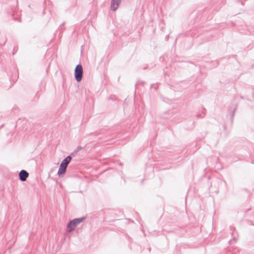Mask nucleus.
<instances>
[{
  "instance_id": "nucleus-11",
  "label": "nucleus",
  "mask_w": 254,
  "mask_h": 254,
  "mask_svg": "<svg viewBox=\"0 0 254 254\" xmlns=\"http://www.w3.org/2000/svg\"><path fill=\"white\" fill-rule=\"evenodd\" d=\"M64 25V23H63V24H62L60 25L61 29L59 30L60 31H61V29H62V26L63 25Z\"/></svg>"
},
{
  "instance_id": "nucleus-5",
  "label": "nucleus",
  "mask_w": 254,
  "mask_h": 254,
  "mask_svg": "<svg viewBox=\"0 0 254 254\" xmlns=\"http://www.w3.org/2000/svg\"><path fill=\"white\" fill-rule=\"evenodd\" d=\"M29 176V173L25 170H21L19 173V179L22 182L25 181Z\"/></svg>"
},
{
  "instance_id": "nucleus-10",
  "label": "nucleus",
  "mask_w": 254,
  "mask_h": 254,
  "mask_svg": "<svg viewBox=\"0 0 254 254\" xmlns=\"http://www.w3.org/2000/svg\"><path fill=\"white\" fill-rule=\"evenodd\" d=\"M74 153H75V152H74V151L73 152H72L69 156H71V158L72 157H74Z\"/></svg>"
},
{
  "instance_id": "nucleus-6",
  "label": "nucleus",
  "mask_w": 254,
  "mask_h": 254,
  "mask_svg": "<svg viewBox=\"0 0 254 254\" xmlns=\"http://www.w3.org/2000/svg\"><path fill=\"white\" fill-rule=\"evenodd\" d=\"M204 116L205 114L203 112V111H202L201 113L197 114L196 117L198 119H201L203 118L204 117Z\"/></svg>"
},
{
  "instance_id": "nucleus-8",
  "label": "nucleus",
  "mask_w": 254,
  "mask_h": 254,
  "mask_svg": "<svg viewBox=\"0 0 254 254\" xmlns=\"http://www.w3.org/2000/svg\"><path fill=\"white\" fill-rule=\"evenodd\" d=\"M82 149V147L80 146H78L77 147H76V148L74 150V152L75 153H77L78 152L79 150H81Z\"/></svg>"
},
{
  "instance_id": "nucleus-9",
  "label": "nucleus",
  "mask_w": 254,
  "mask_h": 254,
  "mask_svg": "<svg viewBox=\"0 0 254 254\" xmlns=\"http://www.w3.org/2000/svg\"><path fill=\"white\" fill-rule=\"evenodd\" d=\"M13 18L16 21H18L19 22L20 21V18L18 17H14V15H13Z\"/></svg>"
},
{
  "instance_id": "nucleus-7",
  "label": "nucleus",
  "mask_w": 254,
  "mask_h": 254,
  "mask_svg": "<svg viewBox=\"0 0 254 254\" xmlns=\"http://www.w3.org/2000/svg\"><path fill=\"white\" fill-rule=\"evenodd\" d=\"M237 105L236 106L235 108L234 109V110H233L232 111V113L231 114V120H233L234 117V115H235V112L237 110Z\"/></svg>"
},
{
  "instance_id": "nucleus-12",
  "label": "nucleus",
  "mask_w": 254,
  "mask_h": 254,
  "mask_svg": "<svg viewBox=\"0 0 254 254\" xmlns=\"http://www.w3.org/2000/svg\"><path fill=\"white\" fill-rule=\"evenodd\" d=\"M252 225H254V221H250Z\"/></svg>"
},
{
  "instance_id": "nucleus-15",
  "label": "nucleus",
  "mask_w": 254,
  "mask_h": 254,
  "mask_svg": "<svg viewBox=\"0 0 254 254\" xmlns=\"http://www.w3.org/2000/svg\"><path fill=\"white\" fill-rule=\"evenodd\" d=\"M2 126H3V125H1V126H0V127H2Z\"/></svg>"
},
{
  "instance_id": "nucleus-13",
  "label": "nucleus",
  "mask_w": 254,
  "mask_h": 254,
  "mask_svg": "<svg viewBox=\"0 0 254 254\" xmlns=\"http://www.w3.org/2000/svg\"><path fill=\"white\" fill-rule=\"evenodd\" d=\"M6 40H4V41L3 42V45H4V44H5V43H6Z\"/></svg>"
},
{
  "instance_id": "nucleus-17",
  "label": "nucleus",
  "mask_w": 254,
  "mask_h": 254,
  "mask_svg": "<svg viewBox=\"0 0 254 254\" xmlns=\"http://www.w3.org/2000/svg\"><path fill=\"white\" fill-rule=\"evenodd\" d=\"M203 111H205V109L204 108H203Z\"/></svg>"
},
{
  "instance_id": "nucleus-16",
  "label": "nucleus",
  "mask_w": 254,
  "mask_h": 254,
  "mask_svg": "<svg viewBox=\"0 0 254 254\" xmlns=\"http://www.w3.org/2000/svg\"><path fill=\"white\" fill-rule=\"evenodd\" d=\"M154 89H155V90H156V89H157V88H156V87H154Z\"/></svg>"
},
{
  "instance_id": "nucleus-2",
  "label": "nucleus",
  "mask_w": 254,
  "mask_h": 254,
  "mask_svg": "<svg viewBox=\"0 0 254 254\" xmlns=\"http://www.w3.org/2000/svg\"><path fill=\"white\" fill-rule=\"evenodd\" d=\"M85 217H82L80 218H75L71 220H70L66 226V231L68 233H70L73 231L77 225L81 223L84 220H85Z\"/></svg>"
},
{
  "instance_id": "nucleus-1",
  "label": "nucleus",
  "mask_w": 254,
  "mask_h": 254,
  "mask_svg": "<svg viewBox=\"0 0 254 254\" xmlns=\"http://www.w3.org/2000/svg\"><path fill=\"white\" fill-rule=\"evenodd\" d=\"M71 160V156H68L62 161L58 171V176L59 177H62L65 174L67 167Z\"/></svg>"
},
{
  "instance_id": "nucleus-3",
  "label": "nucleus",
  "mask_w": 254,
  "mask_h": 254,
  "mask_svg": "<svg viewBox=\"0 0 254 254\" xmlns=\"http://www.w3.org/2000/svg\"><path fill=\"white\" fill-rule=\"evenodd\" d=\"M83 76V68L81 64H77L74 69V78L77 82H80Z\"/></svg>"
},
{
  "instance_id": "nucleus-14",
  "label": "nucleus",
  "mask_w": 254,
  "mask_h": 254,
  "mask_svg": "<svg viewBox=\"0 0 254 254\" xmlns=\"http://www.w3.org/2000/svg\"><path fill=\"white\" fill-rule=\"evenodd\" d=\"M95 134H98V132H95Z\"/></svg>"
},
{
  "instance_id": "nucleus-4",
  "label": "nucleus",
  "mask_w": 254,
  "mask_h": 254,
  "mask_svg": "<svg viewBox=\"0 0 254 254\" xmlns=\"http://www.w3.org/2000/svg\"><path fill=\"white\" fill-rule=\"evenodd\" d=\"M122 0H111V9L113 11H116L121 3Z\"/></svg>"
}]
</instances>
